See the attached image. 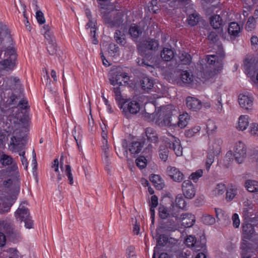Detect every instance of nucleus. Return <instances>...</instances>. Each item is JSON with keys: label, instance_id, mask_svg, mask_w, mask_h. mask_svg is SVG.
Segmentation results:
<instances>
[{"label": "nucleus", "instance_id": "nucleus-1", "mask_svg": "<svg viewBox=\"0 0 258 258\" xmlns=\"http://www.w3.org/2000/svg\"><path fill=\"white\" fill-rule=\"evenodd\" d=\"M26 127L25 126L21 129H16L14 131L12 136L11 137L10 145L13 150L19 152V155L21 157V162L25 166V168L27 169L28 162L25 157V151L23 150V147L26 144L27 137L25 133Z\"/></svg>", "mask_w": 258, "mask_h": 258}, {"label": "nucleus", "instance_id": "nucleus-2", "mask_svg": "<svg viewBox=\"0 0 258 258\" xmlns=\"http://www.w3.org/2000/svg\"><path fill=\"white\" fill-rule=\"evenodd\" d=\"M16 51L10 46L3 48L0 52V68L7 71L12 70L15 66Z\"/></svg>", "mask_w": 258, "mask_h": 258}, {"label": "nucleus", "instance_id": "nucleus-3", "mask_svg": "<svg viewBox=\"0 0 258 258\" xmlns=\"http://www.w3.org/2000/svg\"><path fill=\"white\" fill-rule=\"evenodd\" d=\"M27 205L26 201L22 202L15 212V217L16 220L21 223L24 222L25 227L26 228L31 229L33 228V222L30 216Z\"/></svg>", "mask_w": 258, "mask_h": 258}, {"label": "nucleus", "instance_id": "nucleus-4", "mask_svg": "<svg viewBox=\"0 0 258 258\" xmlns=\"http://www.w3.org/2000/svg\"><path fill=\"white\" fill-rule=\"evenodd\" d=\"M129 33L136 42L138 50L141 53H144L145 46V32L142 28L133 24L130 28Z\"/></svg>", "mask_w": 258, "mask_h": 258}, {"label": "nucleus", "instance_id": "nucleus-5", "mask_svg": "<svg viewBox=\"0 0 258 258\" xmlns=\"http://www.w3.org/2000/svg\"><path fill=\"white\" fill-rule=\"evenodd\" d=\"M160 115L162 114L164 115V118L159 122V125L161 126L169 127L175 126L176 124L172 123L171 122L172 116L177 112L175 108L171 105H167L160 107Z\"/></svg>", "mask_w": 258, "mask_h": 258}, {"label": "nucleus", "instance_id": "nucleus-6", "mask_svg": "<svg viewBox=\"0 0 258 258\" xmlns=\"http://www.w3.org/2000/svg\"><path fill=\"white\" fill-rule=\"evenodd\" d=\"M233 151L236 161L238 163H241L246 157V147L245 145L241 141L236 142L235 144Z\"/></svg>", "mask_w": 258, "mask_h": 258}, {"label": "nucleus", "instance_id": "nucleus-7", "mask_svg": "<svg viewBox=\"0 0 258 258\" xmlns=\"http://www.w3.org/2000/svg\"><path fill=\"white\" fill-rule=\"evenodd\" d=\"M144 142H133L128 148V144L126 140L123 139L122 141V147L124 150V155L127 154V150L130 151L131 154H138L143 148Z\"/></svg>", "mask_w": 258, "mask_h": 258}, {"label": "nucleus", "instance_id": "nucleus-8", "mask_svg": "<svg viewBox=\"0 0 258 258\" xmlns=\"http://www.w3.org/2000/svg\"><path fill=\"white\" fill-rule=\"evenodd\" d=\"M181 190L183 195L186 199H192L196 195V188L189 179L185 180L182 182Z\"/></svg>", "mask_w": 258, "mask_h": 258}, {"label": "nucleus", "instance_id": "nucleus-9", "mask_svg": "<svg viewBox=\"0 0 258 258\" xmlns=\"http://www.w3.org/2000/svg\"><path fill=\"white\" fill-rule=\"evenodd\" d=\"M171 139L166 140V147L173 150L177 156L182 155V148L180 140L174 136L170 135Z\"/></svg>", "mask_w": 258, "mask_h": 258}, {"label": "nucleus", "instance_id": "nucleus-10", "mask_svg": "<svg viewBox=\"0 0 258 258\" xmlns=\"http://www.w3.org/2000/svg\"><path fill=\"white\" fill-rule=\"evenodd\" d=\"M120 109H122V112L125 115L128 113L137 114L141 109V105L139 102L136 101H132L127 104L123 103L120 106Z\"/></svg>", "mask_w": 258, "mask_h": 258}, {"label": "nucleus", "instance_id": "nucleus-11", "mask_svg": "<svg viewBox=\"0 0 258 258\" xmlns=\"http://www.w3.org/2000/svg\"><path fill=\"white\" fill-rule=\"evenodd\" d=\"M129 80V77L127 74L122 72L120 69L117 70L113 75L109 78V81L112 85L115 86L122 85V81L126 83Z\"/></svg>", "mask_w": 258, "mask_h": 258}, {"label": "nucleus", "instance_id": "nucleus-12", "mask_svg": "<svg viewBox=\"0 0 258 258\" xmlns=\"http://www.w3.org/2000/svg\"><path fill=\"white\" fill-rule=\"evenodd\" d=\"M222 59V56H218L216 55L207 56V61L209 64L213 66L215 74L222 70L223 67Z\"/></svg>", "mask_w": 258, "mask_h": 258}, {"label": "nucleus", "instance_id": "nucleus-13", "mask_svg": "<svg viewBox=\"0 0 258 258\" xmlns=\"http://www.w3.org/2000/svg\"><path fill=\"white\" fill-rule=\"evenodd\" d=\"M166 172L168 175L175 182H181L184 179L183 173L175 167L168 166Z\"/></svg>", "mask_w": 258, "mask_h": 258}, {"label": "nucleus", "instance_id": "nucleus-14", "mask_svg": "<svg viewBox=\"0 0 258 258\" xmlns=\"http://www.w3.org/2000/svg\"><path fill=\"white\" fill-rule=\"evenodd\" d=\"M181 222L182 226L184 227H190L196 221L195 217L191 214H182L177 219Z\"/></svg>", "mask_w": 258, "mask_h": 258}, {"label": "nucleus", "instance_id": "nucleus-15", "mask_svg": "<svg viewBox=\"0 0 258 258\" xmlns=\"http://www.w3.org/2000/svg\"><path fill=\"white\" fill-rule=\"evenodd\" d=\"M1 162L3 165H10L8 167L9 172L15 171L18 169L17 164L14 161L12 158L6 154H3L1 157Z\"/></svg>", "mask_w": 258, "mask_h": 258}, {"label": "nucleus", "instance_id": "nucleus-16", "mask_svg": "<svg viewBox=\"0 0 258 258\" xmlns=\"http://www.w3.org/2000/svg\"><path fill=\"white\" fill-rule=\"evenodd\" d=\"M223 141L221 138H216L211 141L209 145V151L216 155H218L221 150Z\"/></svg>", "mask_w": 258, "mask_h": 258}, {"label": "nucleus", "instance_id": "nucleus-17", "mask_svg": "<svg viewBox=\"0 0 258 258\" xmlns=\"http://www.w3.org/2000/svg\"><path fill=\"white\" fill-rule=\"evenodd\" d=\"M252 97L245 94H240L238 97L239 104L241 107L245 109H251L253 104Z\"/></svg>", "mask_w": 258, "mask_h": 258}, {"label": "nucleus", "instance_id": "nucleus-18", "mask_svg": "<svg viewBox=\"0 0 258 258\" xmlns=\"http://www.w3.org/2000/svg\"><path fill=\"white\" fill-rule=\"evenodd\" d=\"M186 106L189 109L197 111L201 108L202 103L197 98L188 96L186 98Z\"/></svg>", "mask_w": 258, "mask_h": 258}, {"label": "nucleus", "instance_id": "nucleus-19", "mask_svg": "<svg viewBox=\"0 0 258 258\" xmlns=\"http://www.w3.org/2000/svg\"><path fill=\"white\" fill-rule=\"evenodd\" d=\"M244 69L249 75H252L258 70V62L252 59H246L244 62Z\"/></svg>", "mask_w": 258, "mask_h": 258}, {"label": "nucleus", "instance_id": "nucleus-20", "mask_svg": "<svg viewBox=\"0 0 258 258\" xmlns=\"http://www.w3.org/2000/svg\"><path fill=\"white\" fill-rule=\"evenodd\" d=\"M252 245L246 241L244 240L242 242L241 245V258H255L253 256V255L251 254Z\"/></svg>", "mask_w": 258, "mask_h": 258}, {"label": "nucleus", "instance_id": "nucleus-21", "mask_svg": "<svg viewBox=\"0 0 258 258\" xmlns=\"http://www.w3.org/2000/svg\"><path fill=\"white\" fill-rule=\"evenodd\" d=\"M149 179L157 189H162L164 187L165 184L164 180L160 175L152 174L149 177Z\"/></svg>", "mask_w": 258, "mask_h": 258}, {"label": "nucleus", "instance_id": "nucleus-22", "mask_svg": "<svg viewBox=\"0 0 258 258\" xmlns=\"http://www.w3.org/2000/svg\"><path fill=\"white\" fill-rule=\"evenodd\" d=\"M254 231V228L251 224L246 223L244 224L243 225V242L245 240L248 242H250L249 241H247V240L250 239V238L253 234Z\"/></svg>", "mask_w": 258, "mask_h": 258}, {"label": "nucleus", "instance_id": "nucleus-23", "mask_svg": "<svg viewBox=\"0 0 258 258\" xmlns=\"http://www.w3.org/2000/svg\"><path fill=\"white\" fill-rule=\"evenodd\" d=\"M249 117L246 115H240L236 124V128L241 131L245 130L249 124Z\"/></svg>", "mask_w": 258, "mask_h": 258}, {"label": "nucleus", "instance_id": "nucleus-24", "mask_svg": "<svg viewBox=\"0 0 258 258\" xmlns=\"http://www.w3.org/2000/svg\"><path fill=\"white\" fill-rule=\"evenodd\" d=\"M5 40L11 43L12 38L8 29L0 22V41Z\"/></svg>", "mask_w": 258, "mask_h": 258}, {"label": "nucleus", "instance_id": "nucleus-25", "mask_svg": "<svg viewBox=\"0 0 258 258\" xmlns=\"http://www.w3.org/2000/svg\"><path fill=\"white\" fill-rule=\"evenodd\" d=\"M102 145L101 146V150L102 152V157L104 158L106 164L108 165L109 164V157L110 155L109 148L108 145L107 140L102 141Z\"/></svg>", "mask_w": 258, "mask_h": 258}, {"label": "nucleus", "instance_id": "nucleus-26", "mask_svg": "<svg viewBox=\"0 0 258 258\" xmlns=\"http://www.w3.org/2000/svg\"><path fill=\"white\" fill-rule=\"evenodd\" d=\"M174 56V51L171 48H164L161 52V57L165 61H170Z\"/></svg>", "mask_w": 258, "mask_h": 258}, {"label": "nucleus", "instance_id": "nucleus-27", "mask_svg": "<svg viewBox=\"0 0 258 258\" xmlns=\"http://www.w3.org/2000/svg\"><path fill=\"white\" fill-rule=\"evenodd\" d=\"M223 22L221 17L218 15H214L210 19L211 25L214 29H219L223 25Z\"/></svg>", "mask_w": 258, "mask_h": 258}, {"label": "nucleus", "instance_id": "nucleus-28", "mask_svg": "<svg viewBox=\"0 0 258 258\" xmlns=\"http://www.w3.org/2000/svg\"><path fill=\"white\" fill-rule=\"evenodd\" d=\"M146 141H148V143H157V134L153 129L146 128Z\"/></svg>", "mask_w": 258, "mask_h": 258}, {"label": "nucleus", "instance_id": "nucleus-29", "mask_svg": "<svg viewBox=\"0 0 258 258\" xmlns=\"http://www.w3.org/2000/svg\"><path fill=\"white\" fill-rule=\"evenodd\" d=\"M228 32L231 36L236 37L237 36L240 32V28L239 25L236 22H232L230 23L228 29Z\"/></svg>", "mask_w": 258, "mask_h": 258}, {"label": "nucleus", "instance_id": "nucleus-30", "mask_svg": "<svg viewBox=\"0 0 258 258\" xmlns=\"http://www.w3.org/2000/svg\"><path fill=\"white\" fill-rule=\"evenodd\" d=\"M206 239L204 236H200L198 240L196 238L194 245H193V248L195 250L200 251L204 248L206 246Z\"/></svg>", "mask_w": 258, "mask_h": 258}, {"label": "nucleus", "instance_id": "nucleus-31", "mask_svg": "<svg viewBox=\"0 0 258 258\" xmlns=\"http://www.w3.org/2000/svg\"><path fill=\"white\" fill-rule=\"evenodd\" d=\"M112 90L114 93L115 99L119 104H122L123 103H126L127 100L124 98L121 95L120 89L119 87H113Z\"/></svg>", "mask_w": 258, "mask_h": 258}, {"label": "nucleus", "instance_id": "nucleus-32", "mask_svg": "<svg viewBox=\"0 0 258 258\" xmlns=\"http://www.w3.org/2000/svg\"><path fill=\"white\" fill-rule=\"evenodd\" d=\"M190 117L187 113H183L178 117V126L181 128H184L188 124Z\"/></svg>", "mask_w": 258, "mask_h": 258}, {"label": "nucleus", "instance_id": "nucleus-33", "mask_svg": "<svg viewBox=\"0 0 258 258\" xmlns=\"http://www.w3.org/2000/svg\"><path fill=\"white\" fill-rule=\"evenodd\" d=\"M180 79L182 83L187 84H192L195 80L193 75L187 71H183L181 74Z\"/></svg>", "mask_w": 258, "mask_h": 258}, {"label": "nucleus", "instance_id": "nucleus-34", "mask_svg": "<svg viewBox=\"0 0 258 258\" xmlns=\"http://www.w3.org/2000/svg\"><path fill=\"white\" fill-rule=\"evenodd\" d=\"M105 21L111 27H119L122 23L121 14H118L114 18L113 20H110L105 18Z\"/></svg>", "mask_w": 258, "mask_h": 258}, {"label": "nucleus", "instance_id": "nucleus-35", "mask_svg": "<svg viewBox=\"0 0 258 258\" xmlns=\"http://www.w3.org/2000/svg\"><path fill=\"white\" fill-rule=\"evenodd\" d=\"M247 190L251 192L258 191V182L256 180H247L245 183Z\"/></svg>", "mask_w": 258, "mask_h": 258}, {"label": "nucleus", "instance_id": "nucleus-36", "mask_svg": "<svg viewBox=\"0 0 258 258\" xmlns=\"http://www.w3.org/2000/svg\"><path fill=\"white\" fill-rule=\"evenodd\" d=\"M7 233L9 239L14 242H17L21 239L20 233L13 228L10 229Z\"/></svg>", "mask_w": 258, "mask_h": 258}, {"label": "nucleus", "instance_id": "nucleus-37", "mask_svg": "<svg viewBox=\"0 0 258 258\" xmlns=\"http://www.w3.org/2000/svg\"><path fill=\"white\" fill-rule=\"evenodd\" d=\"M200 19V16L199 14L198 13L195 12L189 15L187 19V21L189 25L194 26L198 23Z\"/></svg>", "mask_w": 258, "mask_h": 258}, {"label": "nucleus", "instance_id": "nucleus-38", "mask_svg": "<svg viewBox=\"0 0 258 258\" xmlns=\"http://www.w3.org/2000/svg\"><path fill=\"white\" fill-rule=\"evenodd\" d=\"M226 190L225 184L219 183L216 185L212 191V195L215 196H219L223 195Z\"/></svg>", "mask_w": 258, "mask_h": 258}, {"label": "nucleus", "instance_id": "nucleus-39", "mask_svg": "<svg viewBox=\"0 0 258 258\" xmlns=\"http://www.w3.org/2000/svg\"><path fill=\"white\" fill-rule=\"evenodd\" d=\"M114 38L116 42L121 45H124L126 43L124 34L119 30L115 32Z\"/></svg>", "mask_w": 258, "mask_h": 258}, {"label": "nucleus", "instance_id": "nucleus-40", "mask_svg": "<svg viewBox=\"0 0 258 258\" xmlns=\"http://www.w3.org/2000/svg\"><path fill=\"white\" fill-rule=\"evenodd\" d=\"M175 205L179 209H184L186 206V203L181 194H178L175 198Z\"/></svg>", "mask_w": 258, "mask_h": 258}, {"label": "nucleus", "instance_id": "nucleus-41", "mask_svg": "<svg viewBox=\"0 0 258 258\" xmlns=\"http://www.w3.org/2000/svg\"><path fill=\"white\" fill-rule=\"evenodd\" d=\"M179 58L183 64H189L191 62V57L187 52H181L179 54Z\"/></svg>", "mask_w": 258, "mask_h": 258}, {"label": "nucleus", "instance_id": "nucleus-42", "mask_svg": "<svg viewBox=\"0 0 258 258\" xmlns=\"http://www.w3.org/2000/svg\"><path fill=\"white\" fill-rule=\"evenodd\" d=\"M19 110L20 109L18 107H15L13 108V112H19V114L16 115V117H17V119L19 120L20 123H21L22 124L25 125L28 122V116L26 114H23L22 116L21 114L22 113V112H20Z\"/></svg>", "mask_w": 258, "mask_h": 258}, {"label": "nucleus", "instance_id": "nucleus-43", "mask_svg": "<svg viewBox=\"0 0 258 258\" xmlns=\"http://www.w3.org/2000/svg\"><path fill=\"white\" fill-rule=\"evenodd\" d=\"M200 130L201 127L200 126H196L191 129L186 130L184 135L187 138H191L194 137L196 134L198 133Z\"/></svg>", "mask_w": 258, "mask_h": 258}, {"label": "nucleus", "instance_id": "nucleus-44", "mask_svg": "<svg viewBox=\"0 0 258 258\" xmlns=\"http://www.w3.org/2000/svg\"><path fill=\"white\" fill-rule=\"evenodd\" d=\"M159 45L158 42L154 39L146 41V50H156Z\"/></svg>", "mask_w": 258, "mask_h": 258}, {"label": "nucleus", "instance_id": "nucleus-45", "mask_svg": "<svg viewBox=\"0 0 258 258\" xmlns=\"http://www.w3.org/2000/svg\"><path fill=\"white\" fill-rule=\"evenodd\" d=\"M136 164L140 169L143 170L145 168V156L141 155L136 159Z\"/></svg>", "mask_w": 258, "mask_h": 258}, {"label": "nucleus", "instance_id": "nucleus-46", "mask_svg": "<svg viewBox=\"0 0 258 258\" xmlns=\"http://www.w3.org/2000/svg\"><path fill=\"white\" fill-rule=\"evenodd\" d=\"M215 156H216V155H214V154L212 153L211 152H209L206 159V169L208 170H209L211 165L213 163L214 161Z\"/></svg>", "mask_w": 258, "mask_h": 258}, {"label": "nucleus", "instance_id": "nucleus-47", "mask_svg": "<svg viewBox=\"0 0 258 258\" xmlns=\"http://www.w3.org/2000/svg\"><path fill=\"white\" fill-rule=\"evenodd\" d=\"M159 215L161 218L165 219L170 215L169 211L164 206H160L159 208Z\"/></svg>", "mask_w": 258, "mask_h": 258}, {"label": "nucleus", "instance_id": "nucleus-48", "mask_svg": "<svg viewBox=\"0 0 258 258\" xmlns=\"http://www.w3.org/2000/svg\"><path fill=\"white\" fill-rule=\"evenodd\" d=\"M256 19L252 16L249 17L246 25V29L251 31L255 27Z\"/></svg>", "mask_w": 258, "mask_h": 258}, {"label": "nucleus", "instance_id": "nucleus-49", "mask_svg": "<svg viewBox=\"0 0 258 258\" xmlns=\"http://www.w3.org/2000/svg\"><path fill=\"white\" fill-rule=\"evenodd\" d=\"M179 209H180L176 205H171L169 209L170 215L172 217H175L176 219H178L179 217L178 216L179 215Z\"/></svg>", "mask_w": 258, "mask_h": 258}, {"label": "nucleus", "instance_id": "nucleus-50", "mask_svg": "<svg viewBox=\"0 0 258 258\" xmlns=\"http://www.w3.org/2000/svg\"><path fill=\"white\" fill-rule=\"evenodd\" d=\"M202 220L206 225H213L215 223V219L210 215L203 216Z\"/></svg>", "mask_w": 258, "mask_h": 258}, {"label": "nucleus", "instance_id": "nucleus-51", "mask_svg": "<svg viewBox=\"0 0 258 258\" xmlns=\"http://www.w3.org/2000/svg\"><path fill=\"white\" fill-rule=\"evenodd\" d=\"M65 174L68 176V180H69V183L71 185L73 184V176L72 173L71 167L70 165H66V169L64 171Z\"/></svg>", "mask_w": 258, "mask_h": 258}, {"label": "nucleus", "instance_id": "nucleus-52", "mask_svg": "<svg viewBox=\"0 0 258 258\" xmlns=\"http://www.w3.org/2000/svg\"><path fill=\"white\" fill-rule=\"evenodd\" d=\"M203 170L202 169H199L190 174L189 176V180H192L194 181H196L203 175Z\"/></svg>", "mask_w": 258, "mask_h": 258}, {"label": "nucleus", "instance_id": "nucleus-53", "mask_svg": "<svg viewBox=\"0 0 258 258\" xmlns=\"http://www.w3.org/2000/svg\"><path fill=\"white\" fill-rule=\"evenodd\" d=\"M47 49L48 53L50 55H54L56 52V42H54L52 43H48L47 44Z\"/></svg>", "mask_w": 258, "mask_h": 258}, {"label": "nucleus", "instance_id": "nucleus-54", "mask_svg": "<svg viewBox=\"0 0 258 258\" xmlns=\"http://www.w3.org/2000/svg\"><path fill=\"white\" fill-rule=\"evenodd\" d=\"M236 195V190L233 188H229L227 190L226 199L227 201H231Z\"/></svg>", "mask_w": 258, "mask_h": 258}, {"label": "nucleus", "instance_id": "nucleus-55", "mask_svg": "<svg viewBox=\"0 0 258 258\" xmlns=\"http://www.w3.org/2000/svg\"><path fill=\"white\" fill-rule=\"evenodd\" d=\"M249 133L254 136H258V124L255 123H251L249 128Z\"/></svg>", "mask_w": 258, "mask_h": 258}, {"label": "nucleus", "instance_id": "nucleus-56", "mask_svg": "<svg viewBox=\"0 0 258 258\" xmlns=\"http://www.w3.org/2000/svg\"><path fill=\"white\" fill-rule=\"evenodd\" d=\"M168 243V238L164 235H160L157 241V246H165Z\"/></svg>", "mask_w": 258, "mask_h": 258}, {"label": "nucleus", "instance_id": "nucleus-57", "mask_svg": "<svg viewBox=\"0 0 258 258\" xmlns=\"http://www.w3.org/2000/svg\"><path fill=\"white\" fill-rule=\"evenodd\" d=\"M36 18L38 23L40 25L44 24L45 22L44 14L41 11H37L36 13Z\"/></svg>", "mask_w": 258, "mask_h": 258}, {"label": "nucleus", "instance_id": "nucleus-58", "mask_svg": "<svg viewBox=\"0 0 258 258\" xmlns=\"http://www.w3.org/2000/svg\"><path fill=\"white\" fill-rule=\"evenodd\" d=\"M215 211L216 213V217L218 221H220L227 217V215L225 214V213L222 210L215 208Z\"/></svg>", "mask_w": 258, "mask_h": 258}, {"label": "nucleus", "instance_id": "nucleus-59", "mask_svg": "<svg viewBox=\"0 0 258 258\" xmlns=\"http://www.w3.org/2000/svg\"><path fill=\"white\" fill-rule=\"evenodd\" d=\"M139 54L140 55V57H138L136 59V62L139 66H144L145 65V48L144 50V53H141L138 50Z\"/></svg>", "mask_w": 258, "mask_h": 258}, {"label": "nucleus", "instance_id": "nucleus-60", "mask_svg": "<svg viewBox=\"0 0 258 258\" xmlns=\"http://www.w3.org/2000/svg\"><path fill=\"white\" fill-rule=\"evenodd\" d=\"M217 128L215 123L212 120H208L207 123V130L208 134L212 133Z\"/></svg>", "mask_w": 258, "mask_h": 258}, {"label": "nucleus", "instance_id": "nucleus-61", "mask_svg": "<svg viewBox=\"0 0 258 258\" xmlns=\"http://www.w3.org/2000/svg\"><path fill=\"white\" fill-rule=\"evenodd\" d=\"M159 156L161 159L166 161L168 156V150L167 148L161 149L159 153Z\"/></svg>", "mask_w": 258, "mask_h": 258}, {"label": "nucleus", "instance_id": "nucleus-62", "mask_svg": "<svg viewBox=\"0 0 258 258\" xmlns=\"http://www.w3.org/2000/svg\"><path fill=\"white\" fill-rule=\"evenodd\" d=\"M135 247L130 246L126 249V254L127 258H136V254L135 252Z\"/></svg>", "mask_w": 258, "mask_h": 258}, {"label": "nucleus", "instance_id": "nucleus-63", "mask_svg": "<svg viewBox=\"0 0 258 258\" xmlns=\"http://www.w3.org/2000/svg\"><path fill=\"white\" fill-rule=\"evenodd\" d=\"M195 240L196 238L194 236L189 235L185 239V243L188 247H193Z\"/></svg>", "mask_w": 258, "mask_h": 258}, {"label": "nucleus", "instance_id": "nucleus-64", "mask_svg": "<svg viewBox=\"0 0 258 258\" xmlns=\"http://www.w3.org/2000/svg\"><path fill=\"white\" fill-rule=\"evenodd\" d=\"M45 39L47 40L48 43L55 42V39L51 32H47L44 34Z\"/></svg>", "mask_w": 258, "mask_h": 258}]
</instances>
